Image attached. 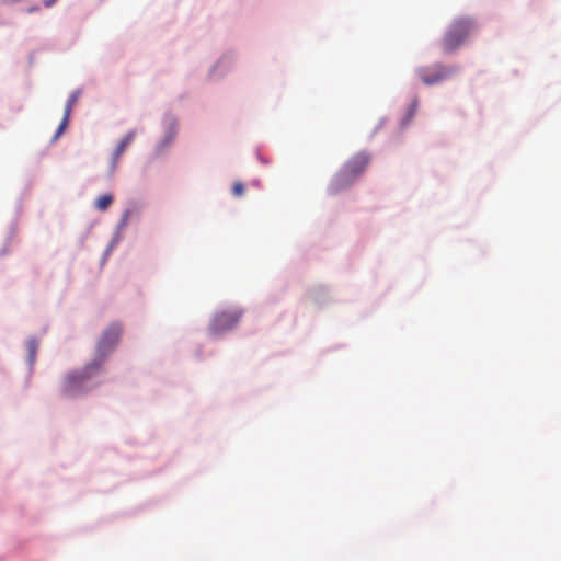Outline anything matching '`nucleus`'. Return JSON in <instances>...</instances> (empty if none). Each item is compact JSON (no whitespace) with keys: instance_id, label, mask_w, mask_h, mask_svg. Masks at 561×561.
<instances>
[{"instance_id":"obj_1","label":"nucleus","mask_w":561,"mask_h":561,"mask_svg":"<svg viewBox=\"0 0 561 561\" xmlns=\"http://www.w3.org/2000/svg\"><path fill=\"white\" fill-rule=\"evenodd\" d=\"M370 160V154L365 151L352 156L332 178L328 186L329 193L339 194L351 187L366 171Z\"/></svg>"},{"instance_id":"obj_2","label":"nucleus","mask_w":561,"mask_h":561,"mask_svg":"<svg viewBox=\"0 0 561 561\" xmlns=\"http://www.w3.org/2000/svg\"><path fill=\"white\" fill-rule=\"evenodd\" d=\"M477 25L472 19H455L440 39V48L444 54L455 53L474 33Z\"/></svg>"},{"instance_id":"obj_3","label":"nucleus","mask_w":561,"mask_h":561,"mask_svg":"<svg viewBox=\"0 0 561 561\" xmlns=\"http://www.w3.org/2000/svg\"><path fill=\"white\" fill-rule=\"evenodd\" d=\"M101 370L100 362H91L83 369L68 374L64 379L62 393L66 397H75L87 391L91 379Z\"/></svg>"},{"instance_id":"obj_4","label":"nucleus","mask_w":561,"mask_h":561,"mask_svg":"<svg viewBox=\"0 0 561 561\" xmlns=\"http://www.w3.org/2000/svg\"><path fill=\"white\" fill-rule=\"evenodd\" d=\"M121 333L122 327L118 323H113L103 331L96 345V356L93 362H100L101 366L103 365L107 355L111 354L117 345Z\"/></svg>"},{"instance_id":"obj_5","label":"nucleus","mask_w":561,"mask_h":561,"mask_svg":"<svg viewBox=\"0 0 561 561\" xmlns=\"http://www.w3.org/2000/svg\"><path fill=\"white\" fill-rule=\"evenodd\" d=\"M456 71V67H447L442 64H434L432 66L419 68L416 70V75L424 84L433 85L447 80Z\"/></svg>"},{"instance_id":"obj_6","label":"nucleus","mask_w":561,"mask_h":561,"mask_svg":"<svg viewBox=\"0 0 561 561\" xmlns=\"http://www.w3.org/2000/svg\"><path fill=\"white\" fill-rule=\"evenodd\" d=\"M242 317V311L238 309H229L218 312L211 322L210 330L213 333H221L233 329Z\"/></svg>"},{"instance_id":"obj_7","label":"nucleus","mask_w":561,"mask_h":561,"mask_svg":"<svg viewBox=\"0 0 561 561\" xmlns=\"http://www.w3.org/2000/svg\"><path fill=\"white\" fill-rule=\"evenodd\" d=\"M135 137H136V131L130 130L122 138V140L119 141V144L117 145V147L113 153L111 167H110V174H113L115 172V170L118 165V160H119L121 156L125 152L127 147L134 141Z\"/></svg>"},{"instance_id":"obj_8","label":"nucleus","mask_w":561,"mask_h":561,"mask_svg":"<svg viewBox=\"0 0 561 561\" xmlns=\"http://www.w3.org/2000/svg\"><path fill=\"white\" fill-rule=\"evenodd\" d=\"M79 95H80L79 91H75L69 96L66 107H65L64 118L55 134V138H58L64 133V130L68 124L71 111H72L73 106L76 105V103L78 102Z\"/></svg>"},{"instance_id":"obj_9","label":"nucleus","mask_w":561,"mask_h":561,"mask_svg":"<svg viewBox=\"0 0 561 561\" xmlns=\"http://www.w3.org/2000/svg\"><path fill=\"white\" fill-rule=\"evenodd\" d=\"M113 203V196L111 194H104L96 198L95 201V207L101 210L105 211Z\"/></svg>"},{"instance_id":"obj_10","label":"nucleus","mask_w":561,"mask_h":561,"mask_svg":"<svg viewBox=\"0 0 561 561\" xmlns=\"http://www.w3.org/2000/svg\"><path fill=\"white\" fill-rule=\"evenodd\" d=\"M37 350H38V342L35 339L28 340L27 351H28L31 362H33L35 359Z\"/></svg>"},{"instance_id":"obj_11","label":"nucleus","mask_w":561,"mask_h":561,"mask_svg":"<svg viewBox=\"0 0 561 561\" xmlns=\"http://www.w3.org/2000/svg\"><path fill=\"white\" fill-rule=\"evenodd\" d=\"M417 106H419L417 100H413L409 106L407 117H405V123H409L415 116Z\"/></svg>"},{"instance_id":"obj_12","label":"nucleus","mask_w":561,"mask_h":561,"mask_svg":"<svg viewBox=\"0 0 561 561\" xmlns=\"http://www.w3.org/2000/svg\"><path fill=\"white\" fill-rule=\"evenodd\" d=\"M232 193L237 197L242 196L244 193V185L241 182H236L232 186Z\"/></svg>"},{"instance_id":"obj_13","label":"nucleus","mask_w":561,"mask_h":561,"mask_svg":"<svg viewBox=\"0 0 561 561\" xmlns=\"http://www.w3.org/2000/svg\"><path fill=\"white\" fill-rule=\"evenodd\" d=\"M174 137H175V131L171 130L169 133V135L167 136L165 146L169 145L171 141H173Z\"/></svg>"},{"instance_id":"obj_14","label":"nucleus","mask_w":561,"mask_h":561,"mask_svg":"<svg viewBox=\"0 0 561 561\" xmlns=\"http://www.w3.org/2000/svg\"><path fill=\"white\" fill-rule=\"evenodd\" d=\"M57 0H44V5L49 8L51 7Z\"/></svg>"}]
</instances>
